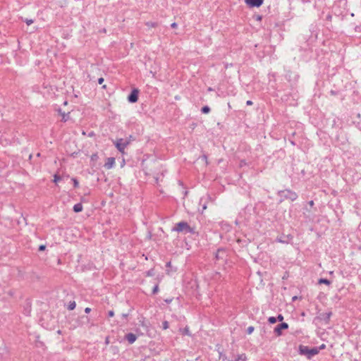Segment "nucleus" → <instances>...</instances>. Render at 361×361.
<instances>
[{"label":"nucleus","mask_w":361,"mask_h":361,"mask_svg":"<svg viewBox=\"0 0 361 361\" xmlns=\"http://www.w3.org/2000/svg\"><path fill=\"white\" fill-rule=\"evenodd\" d=\"M172 231L178 233H193L192 228L188 225L187 222L180 221L173 228Z\"/></svg>","instance_id":"f257e3e1"},{"label":"nucleus","mask_w":361,"mask_h":361,"mask_svg":"<svg viewBox=\"0 0 361 361\" xmlns=\"http://www.w3.org/2000/svg\"><path fill=\"white\" fill-rule=\"evenodd\" d=\"M300 353L301 355H306L308 359H310L312 357L319 353V349L317 348H313L310 349L307 346L300 345L299 348Z\"/></svg>","instance_id":"f03ea898"},{"label":"nucleus","mask_w":361,"mask_h":361,"mask_svg":"<svg viewBox=\"0 0 361 361\" xmlns=\"http://www.w3.org/2000/svg\"><path fill=\"white\" fill-rule=\"evenodd\" d=\"M279 195L281 198L290 200L291 201L295 200L298 197V195L295 192L289 190L280 191Z\"/></svg>","instance_id":"7ed1b4c3"},{"label":"nucleus","mask_w":361,"mask_h":361,"mask_svg":"<svg viewBox=\"0 0 361 361\" xmlns=\"http://www.w3.org/2000/svg\"><path fill=\"white\" fill-rule=\"evenodd\" d=\"M129 144V142L123 139H118L115 141L116 148L122 153H123L126 147Z\"/></svg>","instance_id":"20e7f679"},{"label":"nucleus","mask_w":361,"mask_h":361,"mask_svg":"<svg viewBox=\"0 0 361 361\" xmlns=\"http://www.w3.org/2000/svg\"><path fill=\"white\" fill-rule=\"evenodd\" d=\"M245 1L250 7H259L263 4L264 0H245Z\"/></svg>","instance_id":"39448f33"},{"label":"nucleus","mask_w":361,"mask_h":361,"mask_svg":"<svg viewBox=\"0 0 361 361\" xmlns=\"http://www.w3.org/2000/svg\"><path fill=\"white\" fill-rule=\"evenodd\" d=\"M138 90H133L128 97V101L131 103L136 102L138 100Z\"/></svg>","instance_id":"423d86ee"},{"label":"nucleus","mask_w":361,"mask_h":361,"mask_svg":"<svg viewBox=\"0 0 361 361\" xmlns=\"http://www.w3.org/2000/svg\"><path fill=\"white\" fill-rule=\"evenodd\" d=\"M288 328V325L287 323H281L275 327L274 332L277 336H280L281 334V331L283 329H287Z\"/></svg>","instance_id":"0eeeda50"},{"label":"nucleus","mask_w":361,"mask_h":361,"mask_svg":"<svg viewBox=\"0 0 361 361\" xmlns=\"http://www.w3.org/2000/svg\"><path fill=\"white\" fill-rule=\"evenodd\" d=\"M126 338L128 340V341L129 342V343H130V344L133 343L137 339V336L134 334H132V333L128 334L126 336Z\"/></svg>","instance_id":"6e6552de"},{"label":"nucleus","mask_w":361,"mask_h":361,"mask_svg":"<svg viewBox=\"0 0 361 361\" xmlns=\"http://www.w3.org/2000/svg\"><path fill=\"white\" fill-rule=\"evenodd\" d=\"M331 315V312H327L324 314H322L321 317V319H324L326 322V324L329 323V321L330 319Z\"/></svg>","instance_id":"1a4fd4ad"},{"label":"nucleus","mask_w":361,"mask_h":361,"mask_svg":"<svg viewBox=\"0 0 361 361\" xmlns=\"http://www.w3.org/2000/svg\"><path fill=\"white\" fill-rule=\"evenodd\" d=\"M114 165V159H109L106 163H105L104 166L107 169H111Z\"/></svg>","instance_id":"9d476101"},{"label":"nucleus","mask_w":361,"mask_h":361,"mask_svg":"<svg viewBox=\"0 0 361 361\" xmlns=\"http://www.w3.org/2000/svg\"><path fill=\"white\" fill-rule=\"evenodd\" d=\"M82 210V205L80 203L75 204L73 206V211L75 212H80Z\"/></svg>","instance_id":"9b49d317"},{"label":"nucleus","mask_w":361,"mask_h":361,"mask_svg":"<svg viewBox=\"0 0 361 361\" xmlns=\"http://www.w3.org/2000/svg\"><path fill=\"white\" fill-rule=\"evenodd\" d=\"M180 332L182 333V334H184V335H190V331H189V329L188 327H185L183 329H180Z\"/></svg>","instance_id":"f8f14e48"},{"label":"nucleus","mask_w":361,"mask_h":361,"mask_svg":"<svg viewBox=\"0 0 361 361\" xmlns=\"http://www.w3.org/2000/svg\"><path fill=\"white\" fill-rule=\"evenodd\" d=\"M210 111V108L208 106H204L202 108V112L203 114H208Z\"/></svg>","instance_id":"ddd939ff"},{"label":"nucleus","mask_w":361,"mask_h":361,"mask_svg":"<svg viewBox=\"0 0 361 361\" xmlns=\"http://www.w3.org/2000/svg\"><path fill=\"white\" fill-rule=\"evenodd\" d=\"M75 306H76V304H75V302L73 301V302H71L69 305H68V309L70 310H73L75 308Z\"/></svg>","instance_id":"4468645a"},{"label":"nucleus","mask_w":361,"mask_h":361,"mask_svg":"<svg viewBox=\"0 0 361 361\" xmlns=\"http://www.w3.org/2000/svg\"><path fill=\"white\" fill-rule=\"evenodd\" d=\"M319 283H324V284H326V285H329L330 284V281L326 279H319Z\"/></svg>","instance_id":"2eb2a0df"},{"label":"nucleus","mask_w":361,"mask_h":361,"mask_svg":"<svg viewBox=\"0 0 361 361\" xmlns=\"http://www.w3.org/2000/svg\"><path fill=\"white\" fill-rule=\"evenodd\" d=\"M61 179V176H58L57 174H55L54 176V182L55 183H57Z\"/></svg>","instance_id":"dca6fc26"},{"label":"nucleus","mask_w":361,"mask_h":361,"mask_svg":"<svg viewBox=\"0 0 361 361\" xmlns=\"http://www.w3.org/2000/svg\"><path fill=\"white\" fill-rule=\"evenodd\" d=\"M268 321L269 322V323L271 324H274L276 322V318L274 317H270L268 319Z\"/></svg>","instance_id":"f3484780"},{"label":"nucleus","mask_w":361,"mask_h":361,"mask_svg":"<svg viewBox=\"0 0 361 361\" xmlns=\"http://www.w3.org/2000/svg\"><path fill=\"white\" fill-rule=\"evenodd\" d=\"M72 181L73 183V185H74L75 188L78 187L79 183H78V181L75 178H72Z\"/></svg>","instance_id":"a211bd4d"},{"label":"nucleus","mask_w":361,"mask_h":361,"mask_svg":"<svg viewBox=\"0 0 361 361\" xmlns=\"http://www.w3.org/2000/svg\"><path fill=\"white\" fill-rule=\"evenodd\" d=\"M253 331H254V327L250 326L247 328V333L249 334H252Z\"/></svg>","instance_id":"6ab92c4d"},{"label":"nucleus","mask_w":361,"mask_h":361,"mask_svg":"<svg viewBox=\"0 0 361 361\" xmlns=\"http://www.w3.org/2000/svg\"><path fill=\"white\" fill-rule=\"evenodd\" d=\"M163 328H164V329H168V328H169V323H168V322H164L163 323Z\"/></svg>","instance_id":"aec40b11"},{"label":"nucleus","mask_w":361,"mask_h":361,"mask_svg":"<svg viewBox=\"0 0 361 361\" xmlns=\"http://www.w3.org/2000/svg\"><path fill=\"white\" fill-rule=\"evenodd\" d=\"M108 315H109V317H114V312L113 310H110V311H109V312H108Z\"/></svg>","instance_id":"412c9836"},{"label":"nucleus","mask_w":361,"mask_h":361,"mask_svg":"<svg viewBox=\"0 0 361 361\" xmlns=\"http://www.w3.org/2000/svg\"><path fill=\"white\" fill-rule=\"evenodd\" d=\"M283 319V317L281 314H279V315L276 317V320H279V321H280V322H281Z\"/></svg>","instance_id":"4be33fe9"},{"label":"nucleus","mask_w":361,"mask_h":361,"mask_svg":"<svg viewBox=\"0 0 361 361\" xmlns=\"http://www.w3.org/2000/svg\"><path fill=\"white\" fill-rule=\"evenodd\" d=\"M68 115H66L65 113L62 114V119L66 121L67 120Z\"/></svg>","instance_id":"5701e85b"},{"label":"nucleus","mask_w":361,"mask_h":361,"mask_svg":"<svg viewBox=\"0 0 361 361\" xmlns=\"http://www.w3.org/2000/svg\"><path fill=\"white\" fill-rule=\"evenodd\" d=\"M25 22H26V24H27V25H31V24L33 23V20H31V19H30V20H26V21H25Z\"/></svg>","instance_id":"b1692460"},{"label":"nucleus","mask_w":361,"mask_h":361,"mask_svg":"<svg viewBox=\"0 0 361 361\" xmlns=\"http://www.w3.org/2000/svg\"><path fill=\"white\" fill-rule=\"evenodd\" d=\"M45 247H46L45 245H42L39 246V250L42 251V250H45Z\"/></svg>","instance_id":"393cba45"},{"label":"nucleus","mask_w":361,"mask_h":361,"mask_svg":"<svg viewBox=\"0 0 361 361\" xmlns=\"http://www.w3.org/2000/svg\"><path fill=\"white\" fill-rule=\"evenodd\" d=\"M159 290L158 286H156L153 289V293H156Z\"/></svg>","instance_id":"a878e982"},{"label":"nucleus","mask_w":361,"mask_h":361,"mask_svg":"<svg viewBox=\"0 0 361 361\" xmlns=\"http://www.w3.org/2000/svg\"><path fill=\"white\" fill-rule=\"evenodd\" d=\"M221 252H224V250H218V252H217V254H216V257H219V255H220Z\"/></svg>","instance_id":"bb28decb"},{"label":"nucleus","mask_w":361,"mask_h":361,"mask_svg":"<svg viewBox=\"0 0 361 361\" xmlns=\"http://www.w3.org/2000/svg\"><path fill=\"white\" fill-rule=\"evenodd\" d=\"M90 311H91V309H90V307H86V308L85 309V313H90Z\"/></svg>","instance_id":"cd10ccee"},{"label":"nucleus","mask_w":361,"mask_h":361,"mask_svg":"<svg viewBox=\"0 0 361 361\" xmlns=\"http://www.w3.org/2000/svg\"><path fill=\"white\" fill-rule=\"evenodd\" d=\"M173 28H176L178 27V25L176 23H173L171 25Z\"/></svg>","instance_id":"c85d7f7f"},{"label":"nucleus","mask_w":361,"mask_h":361,"mask_svg":"<svg viewBox=\"0 0 361 361\" xmlns=\"http://www.w3.org/2000/svg\"><path fill=\"white\" fill-rule=\"evenodd\" d=\"M246 104H247V105L250 106V105H252L253 102L250 100H247Z\"/></svg>","instance_id":"c756f323"},{"label":"nucleus","mask_w":361,"mask_h":361,"mask_svg":"<svg viewBox=\"0 0 361 361\" xmlns=\"http://www.w3.org/2000/svg\"><path fill=\"white\" fill-rule=\"evenodd\" d=\"M103 82H104V78H100L99 79V84H102Z\"/></svg>","instance_id":"7c9ffc66"},{"label":"nucleus","mask_w":361,"mask_h":361,"mask_svg":"<svg viewBox=\"0 0 361 361\" xmlns=\"http://www.w3.org/2000/svg\"><path fill=\"white\" fill-rule=\"evenodd\" d=\"M128 314H123L122 317L126 319L128 317Z\"/></svg>","instance_id":"2f4dec72"},{"label":"nucleus","mask_w":361,"mask_h":361,"mask_svg":"<svg viewBox=\"0 0 361 361\" xmlns=\"http://www.w3.org/2000/svg\"><path fill=\"white\" fill-rule=\"evenodd\" d=\"M124 164H125V160L123 159V161H122V162L121 164V166L123 167L124 166Z\"/></svg>","instance_id":"473e14b6"},{"label":"nucleus","mask_w":361,"mask_h":361,"mask_svg":"<svg viewBox=\"0 0 361 361\" xmlns=\"http://www.w3.org/2000/svg\"><path fill=\"white\" fill-rule=\"evenodd\" d=\"M325 348V345H324V344H322V345L320 346L319 349H323V348Z\"/></svg>","instance_id":"72a5a7b5"},{"label":"nucleus","mask_w":361,"mask_h":361,"mask_svg":"<svg viewBox=\"0 0 361 361\" xmlns=\"http://www.w3.org/2000/svg\"><path fill=\"white\" fill-rule=\"evenodd\" d=\"M310 206H312L314 204V202L312 200L309 202Z\"/></svg>","instance_id":"f704fd0d"},{"label":"nucleus","mask_w":361,"mask_h":361,"mask_svg":"<svg viewBox=\"0 0 361 361\" xmlns=\"http://www.w3.org/2000/svg\"><path fill=\"white\" fill-rule=\"evenodd\" d=\"M296 298H297V297L295 296L293 298V300H296Z\"/></svg>","instance_id":"c9c22d12"}]
</instances>
